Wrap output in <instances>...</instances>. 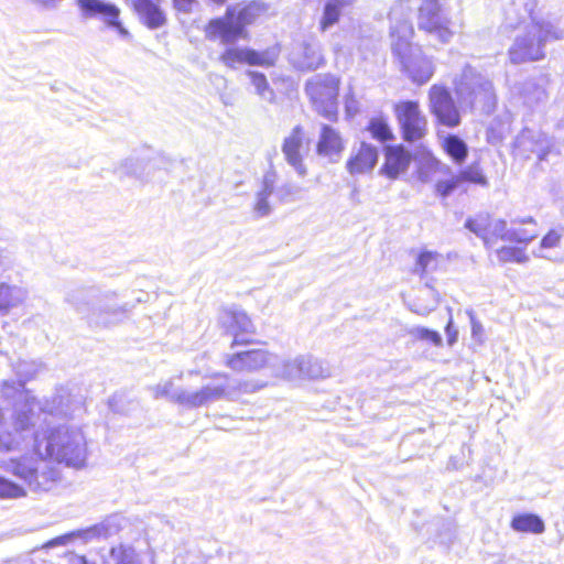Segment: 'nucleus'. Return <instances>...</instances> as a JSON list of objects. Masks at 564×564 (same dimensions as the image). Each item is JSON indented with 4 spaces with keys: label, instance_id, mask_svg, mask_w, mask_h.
I'll return each mask as SVG.
<instances>
[{
    "label": "nucleus",
    "instance_id": "6e6d98bb",
    "mask_svg": "<svg viewBox=\"0 0 564 564\" xmlns=\"http://www.w3.org/2000/svg\"><path fill=\"white\" fill-rule=\"evenodd\" d=\"M345 108L348 116H354L358 112L357 101L354 97H347Z\"/></svg>",
    "mask_w": 564,
    "mask_h": 564
},
{
    "label": "nucleus",
    "instance_id": "e433bc0d",
    "mask_svg": "<svg viewBox=\"0 0 564 564\" xmlns=\"http://www.w3.org/2000/svg\"><path fill=\"white\" fill-rule=\"evenodd\" d=\"M356 0H328L324 8V14L321 20L322 31L333 26L339 20L343 11L352 6Z\"/></svg>",
    "mask_w": 564,
    "mask_h": 564
},
{
    "label": "nucleus",
    "instance_id": "393cba45",
    "mask_svg": "<svg viewBox=\"0 0 564 564\" xmlns=\"http://www.w3.org/2000/svg\"><path fill=\"white\" fill-rule=\"evenodd\" d=\"M378 161V151L375 147L361 143L358 152L347 162L350 174H362L371 171Z\"/></svg>",
    "mask_w": 564,
    "mask_h": 564
},
{
    "label": "nucleus",
    "instance_id": "2eb2a0df",
    "mask_svg": "<svg viewBox=\"0 0 564 564\" xmlns=\"http://www.w3.org/2000/svg\"><path fill=\"white\" fill-rule=\"evenodd\" d=\"M430 110L437 121L454 128L460 123V115L449 90L443 85H433L429 90Z\"/></svg>",
    "mask_w": 564,
    "mask_h": 564
},
{
    "label": "nucleus",
    "instance_id": "2f4dec72",
    "mask_svg": "<svg viewBox=\"0 0 564 564\" xmlns=\"http://www.w3.org/2000/svg\"><path fill=\"white\" fill-rule=\"evenodd\" d=\"M516 224L531 225L532 228L511 227L509 228L508 234L506 236V241L522 243L527 246L539 236L536 223L532 217L514 220L513 225Z\"/></svg>",
    "mask_w": 564,
    "mask_h": 564
},
{
    "label": "nucleus",
    "instance_id": "7c9ffc66",
    "mask_svg": "<svg viewBox=\"0 0 564 564\" xmlns=\"http://www.w3.org/2000/svg\"><path fill=\"white\" fill-rule=\"evenodd\" d=\"M413 35V26L409 21H402L391 28L392 50L397 55H403L413 48L410 40Z\"/></svg>",
    "mask_w": 564,
    "mask_h": 564
},
{
    "label": "nucleus",
    "instance_id": "c85d7f7f",
    "mask_svg": "<svg viewBox=\"0 0 564 564\" xmlns=\"http://www.w3.org/2000/svg\"><path fill=\"white\" fill-rule=\"evenodd\" d=\"M28 299V291L19 285L0 284V313L8 314L10 310L19 307Z\"/></svg>",
    "mask_w": 564,
    "mask_h": 564
},
{
    "label": "nucleus",
    "instance_id": "f704fd0d",
    "mask_svg": "<svg viewBox=\"0 0 564 564\" xmlns=\"http://www.w3.org/2000/svg\"><path fill=\"white\" fill-rule=\"evenodd\" d=\"M444 261V257L436 251H421L416 257L413 272L421 276L427 275L437 271Z\"/></svg>",
    "mask_w": 564,
    "mask_h": 564
},
{
    "label": "nucleus",
    "instance_id": "f3484780",
    "mask_svg": "<svg viewBox=\"0 0 564 564\" xmlns=\"http://www.w3.org/2000/svg\"><path fill=\"white\" fill-rule=\"evenodd\" d=\"M310 141L306 138L303 128L296 126L291 133L284 139L282 152L285 161L295 170L300 177L307 174V169L303 162L304 156L308 153Z\"/></svg>",
    "mask_w": 564,
    "mask_h": 564
},
{
    "label": "nucleus",
    "instance_id": "bb28decb",
    "mask_svg": "<svg viewBox=\"0 0 564 564\" xmlns=\"http://www.w3.org/2000/svg\"><path fill=\"white\" fill-rule=\"evenodd\" d=\"M275 186V173L268 172L264 174L262 180V187L256 194V199L253 204V214L258 218L267 217L271 214L272 207L269 202L270 196L272 195Z\"/></svg>",
    "mask_w": 564,
    "mask_h": 564
},
{
    "label": "nucleus",
    "instance_id": "473e14b6",
    "mask_svg": "<svg viewBox=\"0 0 564 564\" xmlns=\"http://www.w3.org/2000/svg\"><path fill=\"white\" fill-rule=\"evenodd\" d=\"M301 380L324 379L330 376V371L324 362L310 355H300Z\"/></svg>",
    "mask_w": 564,
    "mask_h": 564
},
{
    "label": "nucleus",
    "instance_id": "c9c22d12",
    "mask_svg": "<svg viewBox=\"0 0 564 564\" xmlns=\"http://www.w3.org/2000/svg\"><path fill=\"white\" fill-rule=\"evenodd\" d=\"M245 75L250 80V86L252 91L263 101L269 104L274 102L275 93L273 88L270 86L264 74L257 70H247Z\"/></svg>",
    "mask_w": 564,
    "mask_h": 564
},
{
    "label": "nucleus",
    "instance_id": "b1692460",
    "mask_svg": "<svg viewBox=\"0 0 564 564\" xmlns=\"http://www.w3.org/2000/svg\"><path fill=\"white\" fill-rule=\"evenodd\" d=\"M301 360L300 355L294 358H285L274 354V361L271 365L270 376L290 382H300L301 380Z\"/></svg>",
    "mask_w": 564,
    "mask_h": 564
},
{
    "label": "nucleus",
    "instance_id": "052dcab7",
    "mask_svg": "<svg viewBox=\"0 0 564 564\" xmlns=\"http://www.w3.org/2000/svg\"><path fill=\"white\" fill-rule=\"evenodd\" d=\"M415 313L420 314V315H426L430 313V310H422V308H417V310H413Z\"/></svg>",
    "mask_w": 564,
    "mask_h": 564
},
{
    "label": "nucleus",
    "instance_id": "c756f323",
    "mask_svg": "<svg viewBox=\"0 0 564 564\" xmlns=\"http://www.w3.org/2000/svg\"><path fill=\"white\" fill-rule=\"evenodd\" d=\"M410 161V153L402 147L388 148L386 152L384 171L390 177H397L408 169Z\"/></svg>",
    "mask_w": 564,
    "mask_h": 564
},
{
    "label": "nucleus",
    "instance_id": "09e8293b",
    "mask_svg": "<svg viewBox=\"0 0 564 564\" xmlns=\"http://www.w3.org/2000/svg\"><path fill=\"white\" fill-rule=\"evenodd\" d=\"M303 188L293 183H285L279 188L280 199L283 202H294L302 197Z\"/></svg>",
    "mask_w": 564,
    "mask_h": 564
},
{
    "label": "nucleus",
    "instance_id": "4468645a",
    "mask_svg": "<svg viewBox=\"0 0 564 564\" xmlns=\"http://www.w3.org/2000/svg\"><path fill=\"white\" fill-rule=\"evenodd\" d=\"M209 379L208 387H219L223 393L215 399V402L220 400H237L241 394L256 393L267 387V382L258 379L248 380H232L229 375L225 372H215L206 377Z\"/></svg>",
    "mask_w": 564,
    "mask_h": 564
},
{
    "label": "nucleus",
    "instance_id": "ea45409f",
    "mask_svg": "<svg viewBox=\"0 0 564 564\" xmlns=\"http://www.w3.org/2000/svg\"><path fill=\"white\" fill-rule=\"evenodd\" d=\"M443 148L446 153L457 163H460L467 156V145L457 135H448L443 141Z\"/></svg>",
    "mask_w": 564,
    "mask_h": 564
},
{
    "label": "nucleus",
    "instance_id": "a18cd8bd",
    "mask_svg": "<svg viewBox=\"0 0 564 564\" xmlns=\"http://www.w3.org/2000/svg\"><path fill=\"white\" fill-rule=\"evenodd\" d=\"M368 130L371 135L379 141H387L392 138L391 129L383 118L371 119Z\"/></svg>",
    "mask_w": 564,
    "mask_h": 564
},
{
    "label": "nucleus",
    "instance_id": "6ab92c4d",
    "mask_svg": "<svg viewBox=\"0 0 564 564\" xmlns=\"http://www.w3.org/2000/svg\"><path fill=\"white\" fill-rule=\"evenodd\" d=\"M76 3L83 13V17H102L109 26L116 28L122 34L128 33L119 21L120 9L113 3L106 2L104 0H76Z\"/></svg>",
    "mask_w": 564,
    "mask_h": 564
},
{
    "label": "nucleus",
    "instance_id": "3c124183",
    "mask_svg": "<svg viewBox=\"0 0 564 564\" xmlns=\"http://www.w3.org/2000/svg\"><path fill=\"white\" fill-rule=\"evenodd\" d=\"M459 182L463 185L465 182H471L475 184L486 185V177L481 174L478 169H467L459 173L458 175Z\"/></svg>",
    "mask_w": 564,
    "mask_h": 564
},
{
    "label": "nucleus",
    "instance_id": "5fc2aeb1",
    "mask_svg": "<svg viewBox=\"0 0 564 564\" xmlns=\"http://www.w3.org/2000/svg\"><path fill=\"white\" fill-rule=\"evenodd\" d=\"M195 0H174V7L176 10L184 13H188L193 10Z\"/></svg>",
    "mask_w": 564,
    "mask_h": 564
},
{
    "label": "nucleus",
    "instance_id": "7ed1b4c3",
    "mask_svg": "<svg viewBox=\"0 0 564 564\" xmlns=\"http://www.w3.org/2000/svg\"><path fill=\"white\" fill-rule=\"evenodd\" d=\"M454 91L462 109L490 113L497 102L491 80L470 65L454 79Z\"/></svg>",
    "mask_w": 564,
    "mask_h": 564
},
{
    "label": "nucleus",
    "instance_id": "c03bdc74",
    "mask_svg": "<svg viewBox=\"0 0 564 564\" xmlns=\"http://www.w3.org/2000/svg\"><path fill=\"white\" fill-rule=\"evenodd\" d=\"M488 223L489 217L478 216L474 219H468L465 224V227L469 229L471 232H474L476 236L480 237L486 246H489L491 242V238L487 235Z\"/></svg>",
    "mask_w": 564,
    "mask_h": 564
},
{
    "label": "nucleus",
    "instance_id": "ddd939ff",
    "mask_svg": "<svg viewBox=\"0 0 564 564\" xmlns=\"http://www.w3.org/2000/svg\"><path fill=\"white\" fill-rule=\"evenodd\" d=\"M279 51L274 47L264 51H256L248 47L228 46L220 55V62L227 67L248 64L251 66L270 67L278 59Z\"/></svg>",
    "mask_w": 564,
    "mask_h": 564
},
{
    "label": "nucleus",
    "instance_id": "dca6fc26",
    "mask_svg": "<svg viewBox=\"0 0 564 564\" xmlns=\"http://www.w3.org/2000/svg\"><path fill=\"white\" fill-rule=\"evenodd\" d=\"M419 29L434 36L441 43H447L453 36L449 21L441 12L436 1H426L419 11Z\"/></svg>",
    "mask_w": 564,
    "mask_h": 564
},
{
    "label": "nucleus",
    "instance_id": "4d7b16f0",
    "mask_svg": "<svg viewBox=\"0 0 564 564\" xmlns=\"http://www.w3.org/2000/svg\"><path fill=\"white\" fill-rule=\"evenodd\" d=\"M65 560L70 564H87V561L84 556L77 555L73 552L65 553Z\"/></svg>",
    "mask_w": 564,
    "mask_h": 564
},
{
    "label": "nucleus",
    "instance_id": "72a5a7b5",
    "mask_svg": "<svg viewBox=\"0 0 564 564\" xmlns=\"http://www.w3.org/2000/svg\"><path fill=\"white\" fill-rule=\"evenodd\" d=\"M511 528L516 532L541 534L545 530L543 520L533 513L517 514L511 520Z\"/></svg>",
    "mask_w": 564,
    "mask_h": 564
},
{
    "label": "nucleus",
    "instance_id": "a211bd4d",
    "mask_svg": "<svg viewBox=\"0 0 564 564\" xmlns=\"http://www.w3.org/2000/svg\"><path fill=\"white\" fill-rule=\"evenodd\" d=\"M404 72L411 80L417 85L427 83L434 74V65L430 57L425 56L419 47H413L398 55Z\"/></svg>",
    "mask_w": 564,
    "mask_h": 564
},
{
    "label": "nucleus",
    "instance_id": "39448f33",
    "mask_svg": "<svg viewBox=\"0 0 564 564\" xmlns=\"http://www.w3.org/2000/svg\"><path fill=\"white\" fill-rule=\"evenodd\" d=\"M269 10V6L260 0L249 2L243 7L227 10L224 19L212 20L205 29L206 37L219 39L224 44H231L246 36L245 26L252 23Z\"/></svg>",
    "mask_w": 564,
    "mask_h": 564
},
{
    "label": "nucleus",
    "instance_id": "a19ab883",
    "mask_svg": "<svg viewBox=\"0 0 564 564\" xmlns=\"http://www.w3.org/2000/svg\"><path fill=\"white\" fill-rule=\"evenodd\" d=\"M406 334L415 340L426 341L435 347H441L443 345L441 334L426 327L413 326L406 329Z\"/></svg>",
    "mask_w": 564,
    "mask_h": 564
},
{
    "label": "nucleus",
    "instance_id": "603ef678",
    "mask_svg": "<svg viewBox=\"0 0 564 564\" xmlns=\"http://www.w3.org/2000/svg\"><path fill=\"white\" fill-rule=\"evenodd\" d=\"M469 317H470V325H471V337L478 341V343H482L484 341V335H485V330H484V326L475 317L474 313L473 312H469Z\"/></svg>",
    "mask_w": 564,
    "mask_h": 564
},
{
    "label": "nucleus",
    "instance_id": "cd10ccee",
    "mask_svg": "<svg viewBox=\"0 0 564 564\" xmlns=\"http://www.w3.org/2000/svg\"><path fill=\"white\" fill-rule=\"evenodd\" d=\"M546 79H528L519 88V95L529 107L539 106L547 100Z\"/></svg>",
    "mask_w": 564,
    "mask_h": 564
},
{
    "label": "nucleus",
    "instance_id": "9d476101",
    "mask_svg": "<svg viewBox=\"0 0 564 564\" xmlns=\"http://www.w3.org/2000/svg\"><path fill=\"white\" fill-rule=\"evenodd\" d=\"M394 115L405 141L415 142L426 134L427 120L416 101L406 100L395 104Z\"/></svg>",
    "mask_w": 564,
    "mask_h": 564
},
{
    "label": "nucleus",
    "instance_id": "f8f14e48",
    "mask_svg": "<svg viewBox=\"0 0 564 564\" xmlns=\"http://www.w3.org/2000/svg\"><path fill=\"white\" fill-rule=\"evenodd\" d=\"M84 411L83 397L78 393H73L68 388L61 387L56 390L52 400L45 401L42 404L37 401V404L33 406L34 422L36 423L37 413L47 412L53 415L73 417L79 415Z\"/></svg>",
    "mask_w": 564,
    "mask_h": 564
},
{
    "label": "nucleus",
    "instance_id": "4c0bfd02",
    "mask_svg": "<svg viewBox=\"0 0 564 564\" xmlns=\"http://www.w3.org/2000/svg\"><path fill=\"white\" fill-rule=\"evenodd\" d=\"M562 235L557 230H550L541 240L539 247L532 251L533 256L543 259H553L551 251L560 247Z\"/></svg>",
    "mask_w": 564,
    "mask_h": 564
},
{
    "label": "nucleus",
    "instance_id": "bf43d9fd",
    "mask_svg": "<svg viewBox=\"0 0 564 564\" xmlns=\"http://www.w3.org/2000/svg\"><path fill=\"white\" fill-rule=\"evenodd\" d=\"M36 3L43 4V6H55L63 0H33Z\"/></svg>",
    "mask_w": 564,
    "mask_h": 564
},
{
    "label": "nucleus",
    "instance_id": "423d86ee",
    "mask_svg": "<svg viewBox=\"0 0 564 564\" xmlns=\"http://www.w3.org/2000/svg\"><path fill=\"white\" fill-rule=\"evenodd\" d=\"M219 387H208V382L197 389L176 388L172 378L151 387L154 399L165 398L185 409H197L215 403V399L223 393Z\"/></svg>",
    "mask_w": 564,
    "mask_h": 564
},
{
    "label": "nucleus",
    "instance_id": "5701e85b",
    "mask_svg": "<svg viewBox=\"0 0 564 564\" xmlns=\"http://www.w3.org/2000/svg\"><path fill=\"white\" fill-rule=\"evenodd\" d=\"M293 65L302 70H314L324 64L321 45L318 43H304L292 53Z\"/></svg>",
    "mask_w": 564,
    "mask_h": 564
},
{
    "label": "nucleus",
    "instance_id": "a878e982",
    "mask_svg": "<svg viewBox=\"0 0 564 564\" xmlns=\"http://www.w3.org/2000/svg\"><path fill=\"white\" fill-rule=\"evenodd\" d=\"M517 145L523 151L535 153L539 160H544L549 152L550 142L547 137L542 132L524 130L518 137Z\"/></svg>",
    "mask_w": 564,
    "mask_h": 564
},
{
    "label": "nucleus",
    "instance_id": "f257e3e1",
    "mask_svg": "<svg viewBox=\"0 0 564 564\" xmlns=\"http://www.w3.org/2000/svg\"><path fill=\"white\" fill-rule=\"evenodd\" d=\"M30 447L32 455L11 458L1 467L35 491L50 490L59 479V470L53 463L78 469L85 466L89 455L87 437L75 424H59L44 432L34 426Z\"/></svg>",
    "mask_w": 564,
    "mask_h": 564
},
{
    "label": "nucleus",
    "instance_id": "f03ea898",
    "mask_svg": "<svg viewBox=\"0 0 564 564\" xmlns=\"http://www.w3.org/2000/svg\"><path fill=\"white\" fill-rule=\"evenodd\" d=\"M530 22L516 35L509 48L512 64L535 62L545 57L547 41L564 39V18L543 12L540 0L524 2Z\"/></svg>",
    "mask_w": 564,
    "mask_h": 564
},
{
    "label": "nucleus",
    "instance_id": "aec40b11",
    "mask_svg": "<svg viewBox=\"0 0 564 564\" xmlns=\"http://www.w3.org/2000/svg\"><path fill=\"white\" fill-rule=\"evenodd\" d=\"M219 322L223 328L229 335L234 336L231 347L247 343L242 336L252 335L256 332V327L250 317L241 311L226 310L221 313Z\"/></svg>",
    "mask_w": 564,
    "mask_h": 564
},
{
    "label": "nucleus",
    "instance_id": "49530a36",
    "mask_svg": "<svg viewBox=\"0 0 564 564\" xmlns=\"http://www.w3.org/2000/svg\"><path fill=\"white\" fill-rule=\"evenodd\" d=\"M507 223L502 219H490L487 226V235L491 238V242L488 248L492 247L496 240L499 238L506 241L508 234Z\"/></svg>",
    "mask_w": 564,
    "mask_h": 564
},
{
    "label": "nucleus",
    "instance_id": "13d9d810",
    "mask_svg": "<svg viewBox=\"0 0 564 564\" xmlns=\"http://www.w3.org/2000/svg\"><path fill=\"white\" fill-rule=\"evenodd\" d=\"M10 262L9 252L6 249L0 248V267H4Z\"/></svg>",
    "mask_w": 564,
    "mask_h": 564
},
{
    "label": "nucleus",
    "instance_id": "79ce46f5",
    "mask_svg": "<svg viewBox=\"0 0 564 564\" xmlns=\"http://www.w3.org/2000/svg\"><path fill=\"white\" fill-rule=\"evenodd\" d=\"M110 557L116 564H134L139 561L135 549L129 544H120L112 547Z\"/></svg>",
    "mask_w": 564,
    "mask_h": 564
},
{
    "label": "nucleus",
    "instance_id": "864d4df0",
    "mask_svg": "<svg viewBox=\"0 0 564 564\" xmlns=\"http://www.w3.org/2000/svg\"><path fill=\"white\" fill-rule=\"evenodd\" d=\"M445 332H446V335H447V343H448V345L453 346L456 343V340H457L458 330L453 325L452 316L449 317V319L447 322V325L445 327Z\"/></svg>",
    "mask_w": 564,
    "mask_h": 564
},
{
    "label": "nucleus",
    "instance_id": "4be33fe9",
    "mask_svg": "<svg viewBox=\"0 0 564 564\" xmlns=\"http://www.w3.org/2000/svg\"><path fill=\"white\" fill-rule=\"evenodd\" d=\"M126 2L147 28L155 30L166 24L167 19L161 8V0H126Z\"/></svg>",
    "mask_w": 564,
    "mask_h": 564
},
{
    "label": "nucleus",
    "instance_id": "20e7f679",
    "mask_svg": "<svg viewBox=\"0 0 564 564\" xmlns=\"http://www.w3.org/2000/svg\"><path fill=\"white\" fill-rule=\"evenodd\" d=\"M115 292H101L98 289L89 288L73 292L68 302L90 324L109 326L124 315L123 307L115 303Z\"/></svg>",
    "mask_w": 564,
    "mask_h": 564
},
{
    "label": "nucleus",
    "instance_id": "58836bf2",
    "mask_svg": "<svg viewBox=\"0 0 564 564\" xmlns=\"http://www.w3.org/2000/svg\"><path fill=\"white\" fill-rule=\"evenodd\" d=\"M496 254L499 262L501 263L514 262L523 264L529 262L530 260L529 256L525 252V248L521 247L503 246L496 250Z\"/></svg>",
    "mask_w": 564,
    "mask_h": 564
},
{
    "label": "nucleus",
    "instance_id": "9b49d317",
    "mask_svg": "<svg viewBox=\"0 0 564 564\" xmlns=\"http://www.w3.org/2000/svg\"><path fill=\"white\" fill-rule=\"evenodd\" d=\"M274 361V352L267 349H249L225 354L223 357L224 365L234 372H271V365Z\"/></svg>",
    "mask_w": 564,
    "mask_h": 564
},
{
    "label": "nucleus",
    "instance_id": "0eeeda50",
    "mask_svg": "<svg viewBox=\"0 0 564 564\" xmlns=\"http://www.w3.org/2000/svg\"><path fill=\"white\" fill-rule=\"evenodd\" d=\"M339 80L333 75H316L306 83V93L315 110L328 120L337 118Z\"/></svg>",
    "mask_w": 564,
    "mask_h": 564
},
{
    "label": "nucleus",
    "instance_id": "1a4fd4ad",
    "mask_svg": "<svg viewBox=\"0 0 564 564\" xmlns=\"http://www.w3.org/2000/svg\"><path fill=\"white\" fill-rule=\"evenodd\" d=\"M46 367L39 360H19L14 364V371L19 377L15 381H4L2 384V394L7 399L19 397L20 402L32 409L37 404L35 397L30 391L24 389L26 381L34 379L37 375L45 371Z\"/></svg>",
    "mask_w": 564,
    "mask_h": 564
},
{
    "label": "nucleus",
    "instance_id": "37998d69",
    "mask_svg": "<svg viewBox=\"0 0 564 564\" xmlns=\"http://www.w3.org/2000/svg\"><path fill=\"white\" fill-rule=\"evenodd\" d=\"M441 166H443L442 163L432 155H423L420 160L417 170L419 178L424 183L431 182L433 180V175L440 170Z\"/></svg>",
    "mask_w": 564,
    "mask_h": 564
},
{
    "label": "nucleus",
    "instance_id": "8fccbe9b",
    "mask_svg": "<svg viewBox=\"0 0 564 564\" xmlns=\"http://www.w3.org/2000/svg\"><path fill=\"white\" fill-rule=\"evenodd\" d=\"M462 186L457 175L446 181H440L436 183V193L442 197L449 196L455 189Z\"/></svg>",
    "mask_w": 564,
    "mask_h": 564
},
{
    "label": "nucleus",
    "instance_id": "de8ad7c7",
    "mask_svg": "<svg viewBox=\"0 0 564 564\" xmlns=\"http://www.w3.org/2000/svg\"><path fill=\"white\" fill-rule=\"evenodd\" d=\"M23 496H25L23 487L7 478L0 477V498H20Z\"/></svg>",
    "mask_w": 564,
    "mask_h": 564
},
{
    "label": "nucleus",
    "instance_id": "6e6552de",
    "mask_svg": "<svg viewBox=\"0 0 564 564\" xmlns=\"http://www.w3.org/2000/svg\"><path fill=\"white\" fill-rule=\"evenodd\" d=\"M123 521V518L118 514L109 516L94 525L57 536L45 543L43 549L65 546L74 540H82L84 543H89L109 539L121 531Z\"/></svg>",
    "mask_w": 564,
    "mask_h": 564
},
{
    "label": "nucleus",
    "instance_id": "412c9836",
    "mask_svg": "<svg viewBox=\"0 0 564 564\" xmlns=\"http://www.w3.org/2000/svg\"><path fill=\"white\" fill-rule=\"evenodd\" d=\"M345 150V141L338 130L323 123L321 126L316 153L328 160L330 163L338 162Z\"/></svg>",
    "mask_w": 564,
    "mask_h": 564
}]
</instances>
